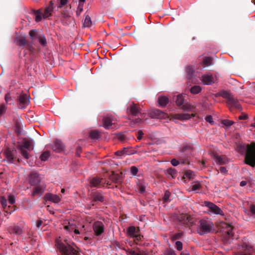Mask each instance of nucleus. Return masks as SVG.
Listing matches in <instances>:
<instances>
[{"label": "nucleus", "mask_w": 255, "mask_h": 255, "mask_svg": "<svg viewBox=\"0 0 255 255\" xmlns=\"http://www.w3.org/2000/svg\"><path fill=\"white\" fill-rule=\"evenodd\" d=\"M90 136L92 139H98L100 137V132L97 130H92L90 133Z\"/></svg>", "instance_id": "obj_36"}, {"label": "nucleus", "mask_w": 255, "mask_h": 255, "mask_svg": "<svg viewBox=\"0 0 255 255\" xmlns=\"http://www.w3.org/2000/svg\"><path fill=\"white\" fill-rule=\"evenodd\" d=\"M158 103L161 107H165L169 102L168 98L166 96H159L158 98Z\"/></svg>", "instance_id": "obj_31"}, {"label": "nucleus", "mask_w": 255, "mask_h": 255, "mask_svg": "<svg viewBox=\"0 0 255 255\" xmlns=\"http://www.w3.org/2000/svg\"><path fill=\"white\" fill-rule=\"evenodd\" d=\"M123 153L125 154H128V155H129V154H132V153L131 152H130L128 151V148H127V147H125L123 149Z\"/></svg>", "instance_id": "obj_62"}, {"label": "nucleus", "mask_w": 255, "mask_h": 255, "mask_svg": "<svg viewBox=\"0 0 255 255\" xmlns=\"http://www.w3.org/2000/svg\"><path fill=\"white\" fill-rule=\"evenodd\" d=\"M167 172L169 175H170L172 178H175L177 175V172L174 168H169L167 170Z\"/></svg>", "instance_id": "obj_44"}, {"label": "nucleus", "mask_w": 255, "mask_h": 255, "mask_svg": "<svg viewBox=\"0 0 255 255\" xmlns=\"http://www.w3.org/2000/svg\"><path fill=\"white\" fill-rule=\"evenodd\" d=\"M234 122L229 120H224L222 121V124L227 127H230L234 124Z\"/></svg>", "instance_id": "obj_45"}, {"label": "nucleus", "mask_w": 255, "mask_h": 255, "mask_svg": "<svg viewBox=\"0 0 255 255\" xmlns=\"http://www.w3.org/2000/svg\"><path fill=\"white\" fill-rule=\"evenodd\" d=\"M124 175L123 172H120L116 173L113 172L112 174L110 176V179L114 182L121 185L124 179Z\"/></svg>", "instance_id": "obj_12"}, {"label": "nucleus", "mask_w": 255, "mask_h": 255, "mask_svg": "<svg viewBox=\"0 0 255 255\" xmlns=\"http://www.w3.org/2000/svg\"><path fill=\"white\" fill-rule=\"evenodd\" d=\"M186 71L187 73V77L188 79H191L194 76V70L193 69V68L190 66H188L186 67Z\"/></svg>", "instance_id": "obj_33"}, {"label": "nucleus", "mask_w": 255, "mask_h": 255, "mask_svg": "<svg viewBox=\"0 0 255 255\" xmlns=\"http://www.w3.org/2000/svg\"><path fill=\"white\" fill-rule=\"evenodd\" d=\"M140 118H136L132 120V122L134 124L138 125L143 122L142 119L143 118V114H140Z\"/></svg>", "instance_id": "obj_46"}, {"label": "nucleus", "mask_w": 255, "mask_h": 255, "mask_svg": "<svg viewBox=\"0 0 255 255\" xmlns=\"http://www.w3.org/2000/svg\"><path fill=\"white\" fill-rule=\"evenodd\" d=\"M29 35L30 39L32 41L36 39L42 46L45 47L46 46L47 40L45 36L42 34L38 33L37 30L32 29L30 30Z\"/></svg>", "instance_id": "obj_5"}, {"label": "nucleus", "mask_w": 255, "mask_h": 255, "mask_svg": "<svg viewBox=\"0 0 255 255\" xmlns=\"http://www.w3.org/2000/svg\"><path fill=\"white\" fill-rule=\"evenodd\" d=\"M223 97L227 99V103L231 106V108H235L238 110H241V106L239 103L238 101L233 97L228 92H225Z\"/></svg>", "instance_id": "obj_6"}, {"label": "nucleus", "mask_w": 255, "mask_h": 255, "mask_svg": "<svg viewBox=\"0 0 255 255\" xmlns=\"http://www.w3.org/2000/svg\"><path fill=\"white\" fill-rule=\"evenodd\" d=\"M175 102L177 106L178 107L181 106V108L184 111H189L192 109V106L190 104L188 103L184 104V99L182 95H179L177 96Z\"/></svg>", "instance_id": "obj_7"}, {"label": "nucleus", "mask_w": 255, "mask_h": 255, "mask_svg": "<svg viewBox=\"0 0 255 255\" xmlns=\"http://www.w3.org/2000/svg\"><path fill=\"white\" fill-rule=\"evenodd\" d=\"M215 159L216 162L220 164H225L227 162V159L224 155H216L215 156Z\"/></svg>", "instance_id": "obj_32"}, {"label": "nucleus", "mask_w": 255, "mask_h": 255, "mask_svg": "<svg viewBox=\"0 0 255 255\" xmlns=\"http://www.w3.org/2000/svg\"><path fill=\"white\" fill-rule=\"evenodd\" d=\"M28 181L31 186L38 185L40 183L41 177L38 173L33 171L29 175Z\"/></svg>", "instance_id": "obj_10"}, {"label": "nucleus", "mask_w": 255, "mask_h": 255, "mask_svg": "<svg viewBox=\"0 0 255 255\" xmlns=\"http://www.w3.org/2000/svg\"><path fill=\"white\" fill-rule=\"evenodd\" d=\"M179 220L184 224H191L192 223L191 217L187 214H181L179 216Z\"/></svg>", "instance_id": "obj_26"}, {"label": "nucleus", "mask_w": 255, "mask_h": 255, "mask_svg": "<svg viewBox=\"0 0 255 255\" xmlns=\"http://www.w3.org/2000/svg\"><path fill=\"white\" fill-rule=\"evenodd\" d=\"M201 187V185L199 182L194 183L192 186V190L193 191H196L199 190Z\"/></svg>", "instance_id": "obj_50"}, {"label": "nucleus", "mask_w": 255, "mask_h": 255, "mask_svg": "<svg viewBox=\"0 0 255 255\" xmlns=\"http://www.w3.org/2000/svg\"><path fill=\"white\" fill-rule=\"evenodd\" d=\"M92 202H104L105 197L102 192L99 191L93 192L91 194Z\"/></svg>", "instance_id": "obj_13"}, {"label": "nucleus", "mask_w": 255, "mask_h": 255, "mask_svg": "<svg viewBox=\"0 0 255 255\" xmlns=\"http://www.w3.org/2000/svg\"><path fill=\"white\" fill-rule=\"evenodd\" d=\"M213 226V224L210 221L204 219L201 220L199 221L197 231L200 235H204L211 231Z\"/></svg>", "instance_id": "obj_2"}, {"label": "nucleus", "mask_w": 255, "mask_h": 255, "mask_svg": "<svg viewBox=\"0 0 255 255\" xmlns=\"http://www.w3.org/2000/svg\"><path fill=\"white\" fill-rule=\"evenodd\" d=\"M137 186L138 187V190L139 192L141 194L143 193L145 191L146 186L142 183H138Z\"/></svg>", "instance_id": "obj_47"}, {"label": "nucleus", "mask_w": 255, "mask_h": 255, "mask_svg": "<svg viewBox=\"0 0 255 255\" xmlns=\"http://www.w3.org/2000/svg\"><path fill=\"white\" fill-rule=\"evenodd\" d=\"M205 205L208 207L210 212L215 214L223 215V212L217 205L210 202H205Z\"/></svg>", "instance_id": "obj_15"}, {"label": "nucleus", "mask_w": 255, "mask_h": 255, "mask_svg": "<svg viewBox=\"0 0 255 255\" xmlns=\"http://www.w3.org/2000/svg\"><path fill=\"white\" fill-rule=\"evenodd\" d=\"M194 150L193 145L191 144H187L184 145L180 149L181 153H185L187 155V157H189L192 155V153Z\"/></svg>", "instance_id": "obj_22"}, {"label": "nucleus", "mask_w": 255, "mask_h": 255, "mask_svg": "<svg viewBox=\"0 0 255 255\" xmlns=\"http://www.w3.org/2000/svg\"><path fill=\"white\" fill-rule=\"evenodd\" d=\"M103 127L106 129H109L112 125L114 124V120L111 115H107L104 117L103 119Z\"/></svg>", "instance_id": "obj_17"}, {"label": "nucleus", "mask_w": 255, "mask_h": 255, "mask_svg": "<svg viewBox=\"0 0 255 255\" xmlns=\"http://www.w3.org/2000/svg\"><path fill=\"white\" fill-rule=\"evenodd\" d=\"M238 151L242 154L245 153L246 163L254 167L255 166V142L244 144L238 146Z\"/></svg>", "instance_id": "obj_1"}, {"label": "nucleus", "mask_w": 255, "mask_h": 255, "mask_svg": "<svg viewBox=\"0 0 255 255\" xmlns=\"http://www.w3.org/2000/svg\"><path fill=\"white\" fill-rule=\"evenodd\" d=\"M194 117V114L190 115L189 114H177L175 115V118L182 121V120H189L191 117Z\"/></svg>", "instance_id": "obj_28"}, {"label": "nucleus", "mask_w": 255, "mask_h": 255, "mask_svg": "<svg viewBox=\"0 0 255 255\" xmlns=\"http://www.w3.org/2000/svg\"><path fill=\"white\" fill-rule=\"evenodd\" d=\"M45 188L46 186L44 184H39L38 185H36L33 188L32 196L34 197L38 195H41L44 192Z\"/></svg>", "instance_id": "obj_18"}, {"label": "nucleus", "mask_w": 255, "mask_h": 255, "mask_svg": "<svg viewBox=\"0 0 255 255\" xmlns=\"http://www.w3.org/2000/svg\"><path fill=\"white\" fill-rule=\"evenodd\" d=\"M128 233L129 236L131 237H136L137 230L134 226H130L128 229Z\"/></svg>", "instance_id": "obj_34"}, {"label": "nucleus", "mask_w": 255, "mask_h": 255, "mask_svg": "<svg viewBox=\"0 0 255 255\" xmlns=\"http://www.w3.org/2000/svg\"><path fill=\"white\" fill-rule=\"evenodd\" d=\"M102 178L94 177L90 180V186L91 187L99 188L100 186Z\"/></svg>", "instance_id": "obj_25"}, {"label": "nucleus", "mask_w": 255, "mask_h": 255, "mask_svg": "<svg viewBox=\"0 0 255 255\" xmlns=\"http://www.w3.org/2000/svg\"><path fill=\"white\" fill-rule=\"evenodd\" d=\"M222 228L223 229V232L227 235L228 237L230 238L233 236V233H232L233 227L231 225L227 223H223L222 224Z\"/></svg>", "instance_id": "obj_19"}, {"label": "nucleus", "mask_w": 255, "mask_h": 255, "mask_svg": "<svg viewBox=\"0 0 255 255\" xmlns=\"http://www.w3.org/2000/svg\"><path fill=\"white\" fill-rule=\"evenodd\" d=\"M143 135V132L142 130H140L137 132V138L138 140H140L142 138V135Z\"/></svg>", "instance_id": "obj_60"}, {"label": "nucleus", "mask_w": 255, "mask_h": 255, "mask_svg": "<svg viewBox=\"0 0 255 255\" xmlns=\"http://www.w3.org/2000/svg\"><path fill=\"white\" fill-rule=\"evenodd\" d=\"M151 116L153 118L165 119L167 115L159 110H155L151 112Z\"/></svg>", "instance_id": "obj_20"}, {"label": "nucleus", "mask_w": 255, "mask_h": 255, "mask_svg": "<svg viewBox=\"0 0 255 255\" xmlns=\"http://www.w3.org/2000/svg\"><path fill=\"white\" fill-rule=\"evenodd\" d=\"M20 108H25L29 103V96L26 94H23L19 96L18 99Z\"/></svg>", "instance_id": "obj_14"}, {"label": "nucleus", "mask_w": 255, "mask_h": 255, "mask_svg": "<svg viewBox=\"0 0 255 255\" xmlns=\"http://www.w3.org/2000/svg\"><path fill=\"white\" fill-rule=\"evenodd\" d=\"M92 25V20L89 15H87L84 22V25L85 27H89Z\"/></svg>", "instance_id": "obj_37"}, {"label": "nucleus", "mask_w": 255, "mask_h": 255, "mask_svg": "<svg viewBox=\"0 0 255 255\" xmlns=\"http://www.w3.org/2000/svg\"><path fill=\"white\" fill-rule=\"evenodd\" d=\"M18 149L19 150L20 153L22 154L24 158L26 159L29 158V156L27 150H26L24 148H19V147H18Z\"/></svg>", "instance_id": "obj_40"}, {"label": "nucleus", "mask_w": 255, "mask_h": 255, "mask_svg": "<svg viewBox=\"0 0 255 255\" xmlns=\"http://www.w3.org/2000/svg\"><path fill=\"white\" fill-rule=\"evenodd\" d=\"M202 81L205 85H211L214 83V78L212 75H203Z\"/></svg>", "instance_id": "obj_27"}, {"label": "nucleus", "mask_w": 255, "mask_h": 255, "mask_svg": "<svg viewBox=\"0 0 255 255\" xmlns=\"http://www.w3.org/2000/svg\"><path fill=\"white\" fill-rule=\"evenodd\" d=\"M165 255H176L174 250H168L165 252Z\"/></svg>", "instance_id": "obj_58"}, {"label": "nucleus", "mask_w": 255, "mask_h": 255, "mask_svg": "<svg viewBox=\"0 0 255 255\" xmlns=\"http://www.w3.org/2000/svg\"><path fill=\"white\" fill-rule=\"evenodd\" d=\"M193 172L191 170H187L186 171L185 173V176H186L187 177L189 178H191L192 176L193 175Z\"/></svg>", "instance_id": "obj_56"}, {"label": "nucleus", "mask_w": 255, "mask_h": 255, "mask_svg": "<svg viewBox=\"0 0 255 255\" xmlns=\"http://www.w3.org/2000/svg\"><path fill=\"white\" fill-rule=\"evenodd\" d=\"M220 171L222 173L226 174L227 172V170L225 167H220Z\"/></svg>", "instance_id": "obj_63"}, {"label": "nucleus", "mask_w": 255, "mask_h": 255, "mask_svg": "<svg viewBox=\"0 0 255 255\" xmlns=\"http://www.w3.org/2000/svg\"><path fill=\"white\" fill-rule=\"evenodd\" d=\"M170 196L171 193L168 190H166L165 191L164 195L163 197V200L164 202H169L170 201V200L169 199V197Z\"/></svg>", "instance_id": "obj_42"}, {"label": "nucleus", "mask_w": 255, "mask_h": 255, "mask_svg": "<svg viewBox=\"0 0 255 255\" xmlns=\"http://www.w3.org/2000/svg\"><path fill=\"white\" fill-rule=\"evenodd\" d=\"M206 121L210 123L213 124L214 123V121H213L212 117L210 115L207 116L205 118Z\"/></svg>", "instance_id": "obj_59"}, {"label": "nucleus", "mask_w": 255, "mask_h": 255, "mask_svg": "<svg viewBox=\"0 0 255 255\" xmlns=\"http://www.w3.org/2000/svg\"><path fill=\"white\" fill-rule=\"evenodd\" d=\"M127 113L128 116L136 117L141 113V109L138 105L134 103L130 105L127 109Z\"/></svg>", "instance_id": "obj_8"}, {"label": "nucleus", "mask_w": 255, "mask_h": 255, "mask_svg": "<svg viewBox=\"0 0 255 255\" xmlns=\"http://www.w3.org/2000/svg\"><path fill=\"white\" fill-rule=\"evenodd\" d=\"M248 119V116L247 115H241L239 117V119L240 120H244Z\"/></svg>", "instance_id": "obj_64"}, {"label": "nucleus", "mask_w": 255, "mask_h": 255, "mask_svg": "<svg viewBox=\"0 0 255 255\" xmlns=\"http://www.w3.org/2000/svg\"><path fill=\"white\" fill-rule=\"evenodd\" d=\"M183 235L182 233H178L177 234H175V235H173L172 237V240H176L178 239H179Z\"/></svg>", "instance_id": "obj_55"}, {"label": "nucleus", "mask_w": 255, "mask_h": 255, "mask_svg": "<svg viewBox=\"0 0 255 255\" xmlns=\"http://www.w3.org/2000/svg\"><path fill=\"white\" fill-rule=\"evenodd\" d=\"M250 213L251 215H255V204H251L250 206Z\"/></svg>", "instance_id": "obj_53"}, {"label": "nucleus", "mask_w": 255, "mask_h": 255, "mask_svg": "<svg viewBox=\"0 0 255 255\" xmlns=\"http://www.w3.org/2000/svg\"><path fill=\"white\" fill-rule=\"evenodd\" d=\"M201 91V88L199 86H194L192 87L190 89V92L193 94H197L199 93Z\"/></svg>", "instance_id": "obj_35"}, {"label": "nucleus", "mask_w": 255, "mask_h": 255, "mask_svg": "<svg viewBox=\"0 0 255 255\" xmlns=\"http://www.w3.org/2000/svg\"><path fill=\"white\" fill-rule=\"evenodd\" d=\"M44 198L46 200L52 201L55 203H59L61 200L58 195L51 193H46Z\"/></svg>", "instance_id": "obj_21"}, {"label": "nucleus", "mask_w": 255, "mask_h": 255, "mask_svg": "<svg viewBox=\"0 0 255 255\" xmlns=\"http://www.w3.org/2000/svg\"><path fill=\"white\" fill-rule=\"evenodd\" d=\"M10 233H13L17 235H20L22 233V229L17 226L10 227L9 229Z\"/></svg>", "instance_id": "obj_29"}, {"label": "nucleus", "mask_w": 255, "mask_h": 255, "mask_svg": "<svg viewBox=\"0 0 255 255\" xmlns=\"http://www.w3.org/2000/svg\"><path fill=\"white\" fill-rule=\"evenodd\" d=\"M53 9V3L52 1L50 2L49 5L45 8L43 12H41V10H37L34 11V13L36 15L35 20L39 22L41 20V14H42L43 18H47L51 15V12ZM43 11V10H42Z\"/></svg>", "instance_id": "obj_4"}, {"label": "nucleus", "mask_w": 255, "mask_h": 255, "mask_svg": "<svg viewBox=\"0 0 255 255\" xmlns=\"http://www.w3.org/2000/svg\"><path fill=\"white\" fill-rule=\"evenodd\" d=\"M175 246L176 249L180 251L182 250L183 248V245L182 243L180 241H176L175 243Z\"/></svg>", "instance_id": "obj_54"}, {"label": "nucleus", "mask_w": 255, "mask_h": 255, "mask_svg": "<svg viewBox=\"0 0 255 255\" xmlns=\"http://www.w3.org/2000/svg\"><path fill=\"white\" fill-rule=\"evenodd\" d=\"M16 150L14 149L10 148H6L4 151V155L5 156V160L9 163H12L14 159L15 158V153Z\"/></svg>", "instance_id": "obj_11"}, {"label": "nucleus", "mask_w": 255, "mask_h": 255, "mask_svg": "<svg viewBox=\"0 0 255 255\" xmlns=\"http://www.w3.org/2000/svg\"><path fill=\"white\" fill-rule=\"evenodd\" d=\"M8 203L11 204L13 205L15 202V197L13 195H9L8 196Z\"/></svg>", "instance_id": "obj_51"}, {"label": "nucleus", "mask_w": 255, "mask_h": 255, "mask_svg": "<svg viewBox=\"0 0 255 255\" xmlns=\"http://www.w3.org/2000/svg\"><path fill=\"white\" fill-rule=\"evenodd\" d=\"M57 247L60 251L61 255H79L77 250L69 245L59 243L57 244Z\"/></svg>", "instance_id": "obj_3"}, {"label": "nucleus", "mask_w": 255, "mask_h": 255, "mask_svg": "<svg viewBox=\"0 0 255 255\" xmlns=\"http://www.w3.org/2000/svg\"><path fill=\"white\" fill-rule=\"evenodd\" d=\"M130 173L133 175V176H135L137 174L138 171V168L136 167V166H132L130 167Z\"/></svg>", "instance_id": "obj_52"}, {"label": "nucleus", "mask_w": 255, "mask_h": 255, "mask_svg": "<svg viewBox=\"0 0 255 255\" xmlns=\"http://www.w3.org/2000/svg\"><path fill=\"white\" fill-rule=\"evenodd\" d=\"M6 111V107L4 105H0V115H2Z\"/></svg>", "instance_id": "obj_57"}, {"label": "nucleus", "mask_w": 255, "mask_h": 255, "mask_svg": "<svg viewBox=\"0 0 255 255\" xmlns=\"http://www.w3.org/2000/svg\"><path fill=\"white\" fill-rule=\"evenodd\" d=\"M171 163L173 166H176L179 164L180 162L174 158L171 160Z\"/></svg>", "instance_id": "obj_61"}, {"label": "nucleus", "mask_w": 255, "mask_h": 255, "mask_svg": "<svg viewBox=\"0 0 255 255\" xmlns=\"http://www.w3.org/2000/svg\"><path fill=\"white\" fill-rule=\"evenodd\" d=\"M213 61V58L210 57H205L203 58V62L204 65L206 66H210L212 65V62Z\"/></svg>", "instance_id": "obj_41"}, {"label": "nucleus", "mask_w": 255, "mask_h": 255, "mask_svg": "<svg viewBox=\"0 0 255 255\" xmlns=\"http://www.w3.org/2000/svg\"><path fill=\"white\" fill-rule=\"evenodd\" d=\"M0 200L3 208L5 209L7 206V199L4 196H1L0 198Z\"/></svg>", "instance_id": "obj_48"}, {"label": "nucleus", "mask_w": 255, "mask_h": 255, "mask_svg": "<svg viewBox=\"0 0 255 255\" xmlns=\"http://www.w3.org/2000/svg\"><path fill=\"white\" fill-rule=\"evenodd\" d=\"M15 41L17 45L19 46H24L26 44V40L25 38H16Z\"/></svg>", "instance_id": "obj_38"}, {"label": "nucleus", "mask_w": 255, "mask_h": 255, "mask_svg": "<svg viewBox=\"0 0 255 255\" xmlns=\"http://www.w3.org/2000/svg\"><path fill=\"white\" fill-rule=\"evenodd\" d=\"M116 138L121 142L124 143L127 142L130 138L127 136L124 133L119 132L116 134Z\"/></svg>", "instance_id": "obj_30"}, {"label": "nucleus", "mask_w": 255, "mask_h": 255, "mask_svg": "<svg viewBox=\"0 0 255 255\" xmlns=\"http://www.w3.org/2000/svg\"><path fill=\"white\" fill-rule=\"evenodd\" d=\"M33 145V141L31 139L24 138L22 140V144L18 146L19 148L29 149Z\"/></svg>", "instance_id": "obj_24"}, {"label": "nucleus", "mask_w": 255, "mask_h": 255, "mask_svg": "<svg viewBox=\"0 0 255 255\" xmlns=\"http://www.w3.org/2000/svg\"><path fill=\"white\" fill-rule=\"evenodd\" d=\"M93 229L96 236H100L104 232V225L102 222L96 221L93 225Z\"/></svg>", "instance_id": "obj_9"}, {"label": "nucleus", "mask_w": 255, "mask_h": 255, "mask_svg": "<svg viewBox=\"0 0 255 255\" xmlns=\"http://www.w3.org/2000/svg\"><path fill=\"white\" fill-rule=\"evenodd\" d=\"M50 156V152L46 151L43 152L40 155V159L41 160L45 161H46Z\"/></svg>", "instance_id": "obj_39"}, {"label": "nucleus", "mask_w": 255, "mask_h": 255, "mask_svg": "<svg viewBox=\"0 0 255 255\" xmlns=\"http://www.w3.org/2000/svg\"><path fill=\"white\" fill-rule=\"evenodd\" d=\"M64 146L62 141L60 140L56 139L54 141L53 146V150L56 152H60L64 149Z\"/></svg>", "instance_id": "obj_23"}, {"label": "nucleus", "mask_w": 255, "mask_h": 255, "mask_svg": "<svg viewBox=\"0 0 255 255\" xmlns=\"http://www.w3.org/2000/svg\"><path fill=\"white\" fill-rule=\"evenodd\" d=\"M76 226L74 224L69 223V225L67 226H65L64 228L65 230L67 231L69 233H71L73 232L74 228Z\"/></svg>", "instance_id": "obj_43"}, {"label": "nucleus", "mask_w": 255, "mask_h": 255, "mask_svg": "<svg viewBox=\"0 0 255 255\" xmlns=\"http://www.w3.org/2000/svg\"><path fill=\"white\" fill-rule=\"evenodd\" d=\"M83 6L84 4L83 3H79L77 10L76 11V14L78 16H79L81 13L83 11Z\"/></svg>", "instance_id": "obj_49"}, {"label": "nucleus", "mask_w": 255, "mask_h": 255, "mask_svg": "<svg viewBox=\"0 0 255 255\" xmlns=\"http://www.w3.org/2000/svg\"><path fill=\"white\" fill-rule=\"evenodd\" d=\"M240 249L242 251L240 253V255H251V254L254 251L252 246H249L246 243H243L241 245Z\"/></svg>", "instance_id": "obj_16"}]
</instances>
